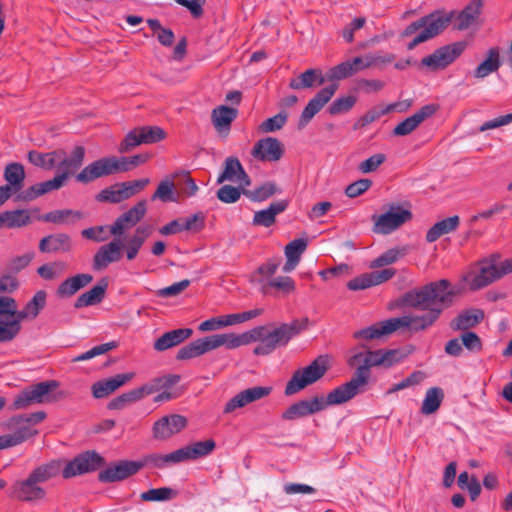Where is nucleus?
<instances>
[{
  "label": "nucleus",
  "mask_w": 512,
  "mask_h": 512,
  "mask_svg": "<svg viewBox=\"0 0 512 512\" xmlns=\"http://www.w3.org/2000/svg\"><path fill=\"white\" fill-rule=\"evenodd\" d=\"M454 296L455 292L450 289V282L445 279L408 291L403 295L402 303L426 313L390 318L354 332L353 337L372 340L389 335L401 328H407L413 332L425 330L432 326L442 311L452 304Z\"/></svg>",
  "instance_id": "f257e3e1"
},
{
  "label": "nucleus",
  "mask_w": 512,
  "mask_h": 512,
  "mask_svg": "<svg viewBox=\"0 0 512 512\" xmlns=\"http://www.w3.org/2000/svg\"><path fill=\"white\" fill-rule=\"evenodd\" d=\"M377 354L375 351H358L350 356L347 364L355 368L352 378L334 389L337 401L345 403L366 390L371 378V367L377 366Z\"/></svg>",
  "instance_id": "f03ea898"
},
{
  "label": "nucleus",
  "mask_w": 512,
  "mask_h": 512,
  "mask_svg": "<svg viewBox=\"0 0 512 512\" xmlns=\"http://www.w3.org/2000/svg\"><path fill=\"white\" fill-rule=\"evenodd\" d=\"M60 470L59 461H51L35 468L26 479L18 480L12 485L10 496L23 502L41 501L46 496L41 484L58 475Z\"/></svg>",
  "instance_id": "7ed1b4c3"
},
{
  "label": "nucleus",
  "mask_w": 512,
  "mask_h": 512,
  "mask_svg": "<svg viewBox=\"0 0 512 512\" xmlns=\"http://www.w3.org/2000/svg\"><path fill=\"white\" fill-rule=\"evenodd\" d=\"M308 318L295 319L290 323H283L270 330L268 326L261 325L260 339L253 353L258 356L269 355L278 347L286 346L288 342L308 326Z\"/></svg>",
  "instance_id": "20e7f679"
},
{
  "label": "nucleus",
  "mask_w": 512,
  "mask_h": 512,
  "mask_svg": "<svg viewBox=\"0 0 512 512\" xmlns=\"http://www.w3.org/2000/svg\"><path fill=\"white\" fill-rule=\"evenodd\" d=\"M45 417L46 413L43 411L11 417L6 423L11 432L0 436V450L17 446L37 435L38 430L34 426Z\"/></svg>",
  "instance_id": "39448f33"
},
{
  "label": "nucleus",
  "mask_w": 512,
  "mask_h": 512,
  "mask_svg": "<svg viewBox=\"0 0 512 512\" xmlns=\"http://www.w3.org/2000/svg\"><path fill=\"white\" fill-rule=\"evenodd\" d=\"M454 16V12L443 13L435 11L409 24L402 33L404 37L414 34L421 28L423 30L407 45V48L412 50L420 43L440 34L452 22Z\"/></svg>",
  "instance_id": "423d86ee"
},
{
  "label": "nucleus",
  "mask_w": 512,
  "mask_h": 512,
  "mask_svg": "<svg viewBox=\"0 0 512 512\" xmlns=\"http://www.w3.org/2000/svg\"><path fill=\"white\" fill-rule=\"evenodd\" d=\"M59 386L56 380H48L30 385L20 391L10 406L11 410L26 409L33 404L52 403L64 397L63 392L53 394Z\"/></svg>",
  "instance_id": "0eeeda50"
},
{
  "label": "nucleus",
  "mask_w": 512,
  "mask_h": 512,
  "mask_svg": "<svg viewBox=\"0 0 512 512\" xmlns=\"http://www.w3.org/2000/svg\"><path fill=\"white\" fill-rule=\"evenodd\" d=\"M480 265L479 272L470 275L467 279L469 287L473 291L482 289L512 272V259L501 261L499 254H493L485 258Z\"/></svg>",
  "instance_id": "6e6552de"
},
{
  "label": "nucleus",
  "mask_w": 512,
  "mask_h": 512,
  "mask_svg": "<svg viewBox=\"0 0 512 512\" xmlns=\"http://www.w3.org/2000/svg\"><path fill=\"white\" fill-rule=\"evenodd\" d=\"M327 370L328 365L326 358L324 356L317 357L308 366L297 369L292 374V377L286 384L285 395H294L307 386L314 384L326 374Z\"/></svg>",
  "instance_id": "1a4fd4ad"
},
{
  "label": "nucleus",
  "mask_w": 512,
  "mask_h": 512,
  "mask_svg": "<svg viewBox=\"0 0 512 512\" xmlns=\"http://www.w3.org/2000/svg\"><path fill=\"white\" fill-rule=\"evenodd\" d=\"M334 389L330 391L326 398L315 396L311 399H303L290 405L281 415L285 421H294L318 413L328 406L341 405L344 401H337L334 396Z\"/></svg>",
  "instance_id": "9d476101"
},
{
  "label": "nucleus",
  "mask_w": 512,
  "mask_h": 512,
  "mask_svg": "<svg viewBox=\"0 0 512 512\" xmlns=\"http://www.w3.org/2000/svg\"><path fill=\"white\" fill-rule=\"evenodd\" d=\"M18 306L14 298L0 296V342H10L20 333Z\"/></svg>",
  "instance_id": "9b49d317"
},
{
  "label": "nucleus",
  "mask_w": 512,
  "mask_h": 512,
  "mask_svg": "<svg viewBox=\"0 0 512 512\" xmlns=\"http://www.w3.org/2000/svg\"><path fill=\"white\" fill-rule=\"evenodd\" d=\"M411 218L412 213L410 210L400 205L392 204L386 213L373 217L375 220L373 231L383 235L390 234Z\"/></svg>",
  "instance_id": "f8f14e48"
},
{
  "label": "nucleus",
  "mask_w": 512,
  "mask_h": 512,
  "mask_svg": "<svg viewBox=\"0 0 512 512\" xmlns=\"http://www.w3.org/2000/svg\"><path fill=\"white\" fill-rule=\"evenodd\" d=\"M104 458L95 451H86L68 462L62 471L65 479L97 470L104 464Z\"/></svg>",
  "instance_id": "ddd939ff"
},
{
  "label": "nucleus",
  "mask_w": 512,
  "mask_h": 512,
  "mask_svg": "<svg viewBox=\"0 0 512 512\" xmlns=\"http://www.w3.org/2000/svg\"><path fill=\"white\" fill-rule=\"evenodd\" d=\"M119 172L117 157H103L81 170L76 175V180L82 184H88L98 178L113 175Z\"/></svg>",
  "instance_id": "4468645a"
},
{
  "label": "nucleus",
  "mask_w": 512,
  "mask_h": 512,
  "mask_svg": "<svg viewBox=\"0 0 512 512\" xmlns=\"http://www.w3.org/2000/svg\"><path fill=\"white\" fill-rule=\"evenodd\" d=\"M464 49V42L446 45L435 50L431 55L424 57L421 63L431 70L444 69L454 62L463 53Z\"/></svg>",
  "instance_id": "2eb2a0df"
},
{
  "label": "nucleus",
  "mask_w": 512,
  "mask_h": 512,
  "mask_svg": "<svg viewBox=\"0 0 512 512\" xmlns=\"http://www.w3.org/2000/svg\"><path fill=\"white\" fill-rule=\"evenodd\" d=\"M142 467V462L122 460L102 470L98 474V479L102 483L123 481L128 477L135 475Z\"/></svg>",
  "instance_id": "dca6fc26"
},
{
  "label": "nucleus",
  "mask_w": 512,
  "mask_h": 512,
  "mask_svg": "<svg viewBox=\"0 0 512 512\" xmlns=\"http://www.w3.org/2000/svg\"><path fill=\"white\" fill-rule=\"evenodd\" d=\"M337 89L338 84L332 83L318 91L302 111L298 122L299 129H303L312 120V118L330 101Z\"/></svg>",
  "instance_id": "f3484780"
},
{
  "label": "nucleus",
  "mask_w": 512,
  "mask_h": 512,
  "mask_svg": "<svg viewBox=\"0 0 512 512\" xmlns=\"http://www.w3.org/2000/svg\"><path fill=\"white\" fill-rule=\"evenodd\" d=\"M284 154V145L274 137L258 140L251 151V155L262 162L279 161Z\"/></svg>",
  "instance_id": "a211bd4d"
},
{
  "label": "nucleus",
  "mask_w": 512,
  "mask_h": 512,
  "mask_svg": "<svg viewBox=\"0 0 512 512\" xmlns=\"http://www.w3.org/2000/svg\"><path fill=\"white\" fill-rule=\"evenodd\" d=\"M369 53L364 56H358L351 60L344 61L332 68L327 72L329 80H341L352 76L353 74L371 68L372 63Z\"/></svg>",
  "instance_id": "6ab92c4d"
},
{
  "label": "nucleus",
  "mask_w": 512,
  "mask_h": 512,
  "mask_svg": "<svg viewBox=\"0 0 512 512\" xmlns=\"http://www.w3.org/2000/svg\"><path fill=\"white\" fill-rule=\"evenodd\" d=\"M272 392V387L269 386H254L245 389L234 397H232L224 407V413H231L238 408H242L250 403L256 402L269 396Z\"/></svg>",
  "instance_id": "aec40b11"
},
{
  "label": "nucleus",
  "mask_w": 512,
  "mask_h": 512,
  "mask_svg": "<svg viewBox=\"0 0 512 512\" xmlns=\"http://www.w3.org/2000/svg\"><path fill=\"white\" fill-rule=\"evenodd\" d=\"M187 425L186 417L179 414L163 416L153 425V437L166 440L182 431Z\"/></svg>",
  "instance_id": "412c9836"
},
{
  "label": "nucleus",
  "mask_w": 512,
  "mask_h": 512,
  "mask_svg": "<svg viewBox=\"0 0 512 512\" xmlns=\"http://www.w3.org/2000/svg\"><path fill=\"white\" fill-rule=\"evenodd\" d=\"M147 204L145 200L139 201L127 212L119 216L110 227V232L114 236H121L126 229L134 227L146 214Z\"/></svg>",
  "instance_id": "4be33fe9"
},
{
  "label": "nucleus",
  "mask_w": 512,
  "mask_h": 512,
  "mask_svg": "<svg viewBox=\"0 0 512 512\" xmlns=\"http://www.w3.org/2000/svg\"><path fill=\"white\" fill-rule=\"evenodd\" d=\"M437 109L438 107L435 104L424 105L412 116L404 119L396 125L393 129V134L395 136H406L411 134L420 126L421 123L433 116Z\"/></svg>",
  "instance_id": "5701e85b"
},
{
  "label": "nucleus",
  "mask_w": 512,
  "mask_h": 512,
  "mask_svg": "<svg viewBox=\"0 0 512 512\" xmlns=\"http://www.w3.org/2000/svg\"><path fill=\"white\" fill-rule=\"evenodd\" d=\"M225 181L237 182L240 187L249 186L251 184V180L238 158H226L224 162V170L219 175L217 183L220 184Z\"/></svg>",
  "instance_id": "b1692460"
},
{
  "label": "nucleus",
  "mask_w": 512,
  "mask_h": 512,
  "mask_svg": "<svg viewBox=\"0 0 512 512\" xmlns=\"http://www.w3.org/2000/svg\"><path fill=\"white\" fill-rule=\"evenodd\" d=\"M66 182V174H56L53 179L36 183L22 192L21 195L18 196L19 199L24 201L34 200L46 193H49L54 190H59L64 186Z\"/></svg>",
  "instance_id": "393cba45"
},
{
  "label": "nucleus",
  "mask_w": 512,
  "mask_h": 512,
  "mask_svg": "<svg viewBox=\"0 0 512 512\" xmlns=\"http://www.w3.org/2000/svg\"><path fill=\"white\" fill-rule=\"evenodd\" d=\"M61 156L57 158L59 172L57 174H66V180L74 174L83 164L85 150L82 146H76L70 156H67L64 150H57Z\"/></svg>",
  "instance_id": "a878e982"
},
{
  "label": "nucleus",
  "mask_w": 512,
  "mask_h": 512,
  "mask_svg": "<svg viewBox=\"0 0 512 512\" xmlns=\"http://www.w3.org/2000/svg\"><path fill=\"white\" fill-rule=\"evenodd\" d=\"M121 259V242L119 239H114L110 243L103 245L99 248L94 255L93 268L94 270H103L109 264L117 262Z\"/></svg>",
  "instance_id": "bb28decb"
},
{
  "label": "nucleus",
  "mask_w": 512,
  "mask_h": 512,
  "mask_svg": "<svg viewBox=\"0 0 512 512\" xmlns=\"http://www.w3.org/2000/svg\"><path fill=\"white\" fill-rule=\"evenodd\" d=\"M133 377L134 373H124L98 381L92 385L93 396L97 399L107 397L119 387L130 381Z\"/></svg>",
  "instance_id": "cd10ccee"
},
{
  "label": "nucleus",
  "mask_w": 512,
  "mask_h": 512,
  "mask_svg": "<svg viewBox=\"0 0 512 512\" xmlns=\"http://www.w3.org/2000/svg\"><path fill=\"white\" fill-rule=\"evenodd\" d=\"M238 110L225 105L218 106L212 110L211 120L218 133L228 135L231 123L237 118Z\"/></svg>",
  "instance_id": "c85d7f7f"
},
{
  "label": "nucleus",
  "mask_w": 512,
  "mask_h": 512,
  "mask_svg": "<svg viewBox=\"0 0 512 512\" xmlns=\"http://www.w3.org/2000/svg\"><path fill=\"white\" fill-rule=\"evenodd\" d=\"M185 462L182 448L168 454L152 453L143 458V466H149L155 469H165L172 465Z\"/></svg>",
  "instance_id": "c756f323"
},
{
  "label": "nucleus",
  "mask_w": 512,
  "mask_h": 512,
  "mask_svg": "<svg viewBox=\"0 0 512 512\" xmlns=\"http://www.w3.org/2000/svg\"><path fill=\"white\" fill-rule=\"evenodd\" d=\"M193 333L190 328H179L168 331L160 336L153 344L156 351L162 352L175 347L187 340Z\"/></svg>",
  "instance_id": "7c9ffc66"
},
{
  "label": "nucleus",
  "mask_w": 512,
  "mask_h": 512,
  "mask_svg": "<svg viewBox=\"0 0 512 512\" xmlns=\"http://www.w3.org/2000/svg\"><path fill=\"white\" fill-rule=\"evenodd\" d=\"M25 176L24 166L18 162H11L4 169L3 177L6 184L1 187H8L9 194L12 195L22 188Z\"/></svg>",
  "instance_id": "2f4dec72"
},
{
  "label": "nucleus",
  "mask_w": 512,
  "mask_h": 512,
  "mask_svg": "<svg viewBox=\"0 0 512 512\" xmlns=\"http://www.w3.org/2000/svg\"><path fill=\"white\" fill-rule=\"evenodd\" d=\"M288 202L280 200L273 202L268 208L254 213L253 224L255 226L270 227L276 221V216L286 210Z\"/></svg>",
  "instance_id": "473e14b6"
},
{
  "label": "nucleus",
  "mask_w": 512,
  "mask_h": 512,
  "mask_svg": "<svg viewBox=\"0 0 512 512\" xmlns=\"http://www.w3.org/2000/svg\"><path fill=\"white\" fill-rule=\"evenodd\" d=\"M71 247V239L65 233L46 236L39 243V250L43 253L68 252Z\"/></svg>",
  "instance_id": "72a5a7b5"
},
{
  "label": "nucleus",
  "mask_w": 512,
  "mask_h": 512,
  "mask_svg": "<svg viewBox=\"0 0 512 512\" xmlns=\"http://www.w3.org/2000/svg\"><path fill=\"white\" fill-rule=\"evenodd\" d=\"M325 78L319 69H307L289 82V87L294 90H302L322 85Z\"/></svg>",
  "instance_id": "f704fd0d"
},
{
  "label": "nucleus",
  "mask_w": 512,
  "mask_h": 512,
  "mask_svg": "<svg viewBox=\"0 0 512 512\" xmlns=\"http://www.w3.org/2000/svg\"><path fill=\"white\" fill-rule=\"evenodd\" d=\"M47 293L44 290L37 291L32 299L26 303L22 310H18V323L21 324L23 320H33L46 306Z\"/></svg>",
  "instance_id": "c9c22d12"
},
{
  "label": "nucleus",
  "mask_w": 512,
  "mask_h": 512,
  "mask_svg": "<svg viewBox=\"0 0 512 512\" xmlns=\"http://www.w3.org/2000/svg\"><path fill=\"white\" fill-rule=\"evenodd\" d=\"M482 5V0H471V2L457 14L454 28L459 31L469 28L480 15Z\"/></svg>",
  "instance_id": "e433bc0d"
},
{
  "label": "nucleus",
  "mask_w": 512,
  "mask_h": 512,
  "mask_svg": "<svg viewBox=\"0 0 512 512\" xmlns=\"http://www.w3.org/2000/svg\"><path fill=\"white\" fill-rule=\"evenodd\" d=\"M501 66L500 52L497 47H492L487 52V57L474 70V77L484 79L490 74L498 71Z\"/></svg>",
  "instance_id": "4c0bfd02"
},
{
  "label": "nucleus",
  "mask_w": 512,
  "mask_h": 512,
  "mask_svg": "<svg viewBox=\"0 0 512 512\" xmlns=\"http://www.w3.org/2000/svg\"><path fill=\"white\" fill-rule=\"evenodd\" d=\"M107 287V280L101 279L97 285L92 287L89 291L81 294L76 299L74 307L78 309L100 303L105 296Z\"/></svg>",
  "instance_id": "58836bf2"
},
{
  "label": "nucleus",
  "mask_w": 512,
  "mask_h": 512,
  "mask_svg": "<svg viewBox=\"0 0 512 512\" xmlns=\"http://www.w3.org/2000/svg\"><path fill=\"white\" fill-rule=\"evenodd\" d=\"M92 280V275L85 273L77 274L73 277L67 278L59 285L57 289V295L59 297H71L81 288L91 283Z\"/></svg>",
  "instance_id": "ea45409f"
},
{
  "label": "nucleus",
  "mask_w": 512,
  "mask_h": 512,
  "mask_svg": "<svg viewBox=\"0 0 512 512\" xmlns=\"http://www.w3.org/2000/svg\"><path fill=\"white\" fill-rule=\"evenodd\" d=\"M84 214L78 210L62 209L54 210L39 217V220L54 224H74L81 220Z\"/></svg>",
  "instance_id": "a19ab883"
},
{
  "label": "nucleus",
  "mask_w": 512,
  "mask_h": 512,
  "mask_svg": "<svg viewBox=\"0 0 512 512\" xmlns=\"http://www.w3.org/2000/svg\"><path fill=\"white\" fill-rule=\"evenodd\" d=\"M459 221V217L455 215L435 223L426 234L427 242H435L441 236L456 230L459 225Z\"/></svg>",
  "instance_id": "79ce46f5"
},
{
  "label": "nucleus",
  "mask_w": 512,
  "mask_h": 512,
  "mask_svg": "<svg viewBox=\"0 0 512 512\" xmlns=\"http://www.w3.org/2000/svg\"><path fill=\"white\" fill-rule=\"evenodd\" d=\"M215 446V441L209 439L205 441H198L182 447V452L185 461L196 460L198 458L209 455L215 449Z\"/></svg>",
  "instance_id": "37998d69"
},
{
  "label": "nucleus",
  "mask_w": 512,
  "mask_h": 512,
  "mask_svg": "<svg viewBox=\"0 0 512 512\" xmlns=\"http://www.w3.org/2000/svg\"><path fill=\"white\" fill-rule=\"evenodd\" d=\"M483 318V311L471 309L461 313L450 325L453 330H467L476 326Z\"/></svg>",
  "instance_id": "c03bdc74"
},
{
  "label": "nucleus",
  "mask_w": 512,
  "mask_h": 512,
  "mask_svg": "<svg viewBox=\"0 0 512 512\" xmlns=\"http://www.w3.org/2000/svg\"><path fill=\"white\" fill-rule=\"evenodd\" d=\"M180 381V376L176 374H167L156 377L149 383L141 386L145 396L161 390H168Z\"/></svg>",
  "instance_id": "a18cd8bd"
},
{
  "label": "nucleus",
  "mask_w": 512,
  "mask_h": 512,
  "mask_svg": "<svg viewBox=\"0 0 512 512\" xmlns=\"http://www.w3.org/2000/svg\"><path fill=\"white\" fill-rule=\"evenodd\" d=\"M444 399V392L439 387H432L426 391L425 397L421 406V413L430 415L435 413L441 406Z\"/></svg>",
  "instance_id": "49530a36"
},
{
  "label": "nucleus",
  "mask_w": 512,
  "mask_h": 512,
  "mask_svg": "<svg viewBox=\"0 0 512 512\" xmlns=\"http://www.w3.org/2000/svg\"><path fill=\"white\" fill-rule=\"evenodd\" d=\"M60 156L61 153H57V150L48 153L31 150L28 152L27 158L34 166L40 167L44 170H51L56 166L57 158Z\"/></svg>",
  "instance_id": "de8ad7c7"
},
{
  "label": "nucleus",
  "mask_w": 512,
  "mask_h": 512,
  "mask_svg": "<svg viewBox=\"0 0 512 512\" xmlns=\"http://www.w3.org/2000/svg\"><path fill=\"white\" fill-rule=\"evenodd\" d=\"M99 202L120 203L127 200V193L122 183L103 189L97 196Z\"/></svg>",
  "instance_id": "09e8293b"
},
{
  "label": "nucleus",
  "mask_w": 512,
  "mask_h": 512,
  "mask_svg": "<svg viewBox=\"0 0 512 512\" xmlns=\"http://www.w3.org/2000/svg\"><path fill=\"white\" fill-rule=\"evenodd\" d=\"M375 352L377 354V366H383L385 368L394 366L406 357L400 349H379L375 350Z\"/></svg>",
  "instance_id": "8fccbe9b"
},
{
  "label": "nucleus",
  "mask_w": 512,
  "mask_h": 512,
  "mask_svg": "<svg viewBox=\"0 0 512 512\" xmlns=\"http://www.w3.org/2000/svg\"><path fill=\"white\" fill-rule=\"evenodd\" d=\"M141 144H147L144 131L142 127H136L130 132L127 133L124 140L121 142L119 146V152L125 153L129 152L135 147L141 145Z\"/></svg>",
  "instance_id": "3c124183"
},
{
  "label": "nucleus",
  "mask_w": 512,
  "mask_h": 512,
  "mask_svg": "<svg viewBox=\"0 0 512 512\" xmlns=\"http://www.w3.org/2000/svg\"><path fill=\"white\" fill-rule=\"evenodd\" d=\"M145 396L142 387L123 393L122 395L112 399L108 405L111 410H121L128 404L134 403Z\"/></svg>",
  "instance_id": "603ef678"
},
{
  "label": "nucleus",
  "mask_w": 512,
  "mask_h": 512,
  "mask_svg": "<svg viewBox=\"0 0 512 512\" xmlns=\"http://www.w3.org/2000/svg\"><path fill=\"white\" fill-rule=\"evenodd\" d=\"M6 228H21L31 223L29 210L18 209L5 211Z\"/></svg>",
  "instance_id": "864d4df0"
},
{
  "label": "nucleus",
  "mask_w": 512,
  "mask_h": 512,
  "mask_svg": "<svg viewBox=\"0 0 512 512\" xmlns=\"http://www.w3.org/2000/svg\"><path fill=\"white\" fill-rule=\"evenodd\" d=\"M177 496V492L169 487H160L149 489L141 493L140 498L146 502L168 501Z\"/></svg>",
  "instance_id": "5fc2aeb1"
},
{
  "label": "nucleus",
  "mask_w": 512,
  "mask_h": 512,
  "mask_svg": "<svg viewBox=\"0 0 512 512\" xmlns=\"http://www.w3.org/2000/svg\"><path fill=\"white\" fill-rule=\"evenodd\" d=\"M276 191V185L274 183L267 182L254 190H248L246 188L243 189V195L248 197L251 201L262 202L273 196Z\"/></svg>",
  "instance_id": "6e6d98bb"
},
{
  "label": "nucleus",
  "mask_w": 512,
  "mask_h": 512,
  "mask_svg": "<svg viewBox=\"0 0 512 512\" xmlns=\"http://www.w3.org/2000/svg\"><path fill=\"white\" fill-rule=\"evenodd\" d=\"M65 270L66 264L64 262H53L40 266L37 273L44 280L51 281L61 276Z\"/></svg>",
  "instance_id": "4d7b16f0"
},
{
  "label": "nucleus",
  "mask_w": 512,
  "mask_h": 512,
  "mask_svg": "<svg viewBox=\"0 0 512 512\" xmlns=\"http://www.w3.org/2000/svg\"><path fill=\"white\" fill-rule=\"evenodd\" d=\"M405 254L404 250H400L398 248H391L381 255H379L377 258H375L370 263V268H380L384 266L391 265L398 261L400 257H402Z\"/></svg>",
  "instance_id": "13d9d810"
},
{
  "label": "nucleus",
  "mask_w": 512,
  "mask_h": 512,
  "mask_svg": "<svg viewBox=\"0 0 512 512\" xmlns=\"http://www.w3.org/2000/svg\"><path fill=\"white\" fill-rule=\"evenodd\" d=\"M308 246L307 239L298 238L288 243L285 247L284 253L286 258L300 262L302 254Z\"/></svg>",
  "instance_id": "bf43d9fd"
},
{
  "label": "nucleus",
  "mask_w": 512,
  "mask_h": 512,
  "mask_svg": "<svg viewBox=\"0 0 512 512\" xmlns=\"http://www.w3.org/2000/svg\"><path fill=\"white\" fill-rule=\"evenodd\" d=\"M288 114L281 111L278 114L264 120L260 124V130L265 133H271L280 130L287 122Z\"/></svg>",
  "instance_id": "052dcab7"
},
{
  "label": "nucleus",
  "mask_w": 512,
  "mask_h": 512,
  "mask_svg": "<svg viewBox=\"0 0 512 512\" xmlns=\"http://www.w3.org/2000/svg\"><path fill=\"white\" fill-rule=\"evenodd\" d=\"M246 186L242 187H234L231 185H224L217 191V198L226 204H232L237 202L240 199L241 194H243V189Z\"/></svg>",
  "instance_id": "680f3d73"
},
{
  "label": "nucleus",
  "mask_w": 512,
  "mask_h": 512,
  "mask_svg": "<svg viewBox=\"0 0 512 512\" xmlns=\"http://www.w3.org/2000/svg\"><path fill=\"white\" fill-rule=\"evenodd\" d=\"M266 286L278 290L283 295H289L296 289L294 280L289 276H279L270 279Z\"/></svg>",
  "instance_id": "e2e57ef3"
},
{
  "label": "nucleus",
  "mask_w": 512,
  "mask_h": 512,
  "mask_svg": "<svg viewBox=\"0 0 512 512\" xmlns=\"http://www.w3.org/2000/svg\"><path fill=\"white\" fill-rule=\"evenodd\" d=\"M116 346H117L116 342H113V341L100 344V345L95 346V347L91 348L90 350L74 357L72 359V362H80V361L90 360L96 356L103 355V354L109 352L110 350L116 348Z\"/></svg>",
  "instance_id": "0e129e2a"
},
{
  "label": "nucleus",
  "mask_w": 512,
  "mask_h": 512,
  "mask_svg": "<svg viewBox=\"0 0 512 512\" xmlns=\"http://www.w3.org/2000/svg\"><path fill=\"white\" fill-rule=\"evenodd\" d=\"M155 199L163 202L176 201L174 198V183L169 180L161 181L152 196V200Z\"/></svg>",
  "instance_id": "69168bd1"
},
{
  "label": "nucleus",
  "mask_w": 512,
  "mask_h": 512,
  "mask_svg": "<svg viewBox=\"0 0 512 512\" xmlns=\"http://www.w3.org/2000/svg\"><path fill=\"white\" fill-rule=\"evenodd\" d=\"M356 103V98L354 96H344L337 98L329 107V113L331 115H338L344 112L349 111L353 108Z\"/></svg>",
  "instance_id": "338daca9"
},
{
  "label": "nucleus",
  "mask_w": 512,
  "mask_h": 512,
  "mask_svg": "<svg viewBox=\"0 0 512 512\" xmlns=\"http://www.w3.org/2000/svg\"><path fill=\"white\" fill-rule=\"evenodd\" d=\"M386 160V155L383 153H376L370 156L368 159L362 161L358 169L360 172L367 174L376 171L381 164Z\"/></svg>",
  "instance_id": "774afa93"
}]
</instances>
